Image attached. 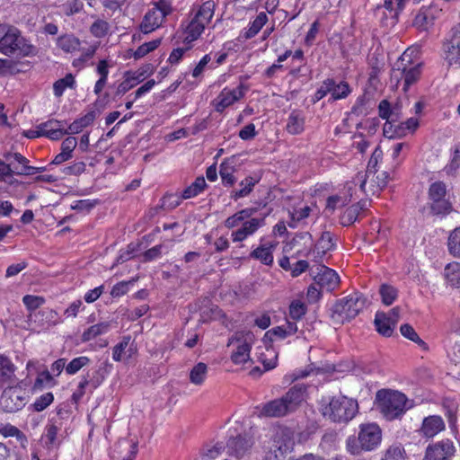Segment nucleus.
Listing matches in <instances>:
<instances>
[{
    "mask_svg": "<svg viewBox=\"0 0 460 460\" xmlns=\"http://www.w3.org/2000/svg\"><path fill=\"white\" fill-rule=\"evenodd\" d=\"M444 275L450 286L460 288V263H448L445 268Z\"/></svg>",
    "mask_w": 460,
    "mask_h": 460,
    "instance_id": "e433bc0d",
    "label": "nucleus"
},
{
    "mask_svg": "<svg viewBox=\"0 0 460 460\" xmlns=\"http://www.w3.org/2000/svg\"><path fill=\"white\" fill-rule=\"evenodd\" d=\"M368 204L369 201L367 199H360L358 203L346 208L341 216V225H352L367 210Z\"/></svg>",
    "mask_w": 460,
    "mask_h": 460,
    "instance_id": "5701e85b",
    "label": "nucleus"
},
{
    "mask_svg": "<svg viewBox=\"0 0 460 460\" xmlns=\"http://www.w3.org/2000/svg\"><path fill=\"white\" fill-rule=\"evenodd\" d=\"M456 447L450 439H442L429 445L425 452L426 460H452Z\"/></svg>",
    "mask_w": 460,
    "mask_h": 460,
    "instance_id": "ddd939ff",
    "label": "nucleus"
},
{
    "mask_svg": "<svg viewBox=\"0 0 460 460\" xmlns=\"http://www.w3.org/2000/svg\"><path fill=\"white\" fill-rule=\"evenodd\" d=\"M58 316V313L54 310H40L35 314H31L30 318L42 328H48L50 325H56L58 321L54 320Z\"/></svg>",
    "mask_w": 460,
    "mask_h": 460,
    "instance_id": "c756f323",
    "label": "nucleus"
},
{
    "mask_svg": "<svg viewBox=\"0 0 460 460\" xmlns=\"http://www.w3.org/2000/svg\"><path fill=\"white\" fill-rule=\"evenodd\" d=\"M252 445L253 439L247 434L231 437L226 443L227 454L235 458H242L251 450Z\"/></svg>",
    "mask_w": 460,
    "mask_h": 460,
    "instance_id": "f3484780",
    "label": "nucleus"
},
{
    "mask_svg": "<svg viewBox=\"0 0 460 460\" xmlns=\"http://www.w3.org/2000/svg\"><path fill=\"white\" fill-rule=\"evenodd\" d=\"M379 293L382 298V302L385 305H392L398 296V290L394 287L388 284L381 285Z\"/></svg>",
    "mask_w": 460,
    "mask_h": 460,
    "instance_id": "09e8293b",
    "label": "nucleus"
},
{
    "mask_svg": "<svg viewBox=\"0 0 460 460\" xmlns=\"http://www.w3.org/2000/svg\"><path fill=\"white\" fill-rule=\"evenodd\" d=\"M405 450L401 445H392L385 452L382 460H405Z\"/></svg>",
    "mask_w": 460,
    "mask_h": 460,
    "instance_id": "5fc2aeb1",
    "label": "nucleus"
},
{
    "mask_svg": "<svg viewBox=\"0 0 460 460\" xmlns=\"http://www.w3.org/2000/svg\"><path fill=\"white\" fill-rule=\"evenodd\" d=\"M388 177L389 174L386 172H381V174H378L376 176V173L371 174L369 178L370 181L368 182V188L367 189V185L365 186V190H361L364 194L368 195H375L376 193L379 192L381 190H383L387 182H388Z\"/></svg>",
    "mask_w": 460,
    "mask_h": 460,
    "instance_id": "cd10ccee",
    "label": "nucleus"
},
{
    "mask_svg": "<svg viewBox=\"0 0 460 460\" xmlns=\"http://www.w3.org/2000/svg\"><path fill=\"white\" fill-rule=\"evenodd\" d=\"M317 270L318 272L314 277L316 284L326 291L334 290L340 283V278L336 271L324 265H319Z\"/></svg>",
    "mask_w": 460,
    "mask_h": 460,
    "instance_id": "6ab92c4d",
    "label": "nucleus"
},
{
    "mask_svg": "<svg viewBox=\"0 0 460 460\" xmlns=\"http://www.w3.org/2000/svg\"><path fill=\"white\" fill-rule=\"evenodd\" d=\"M64 121L58 119H49L38 125V128L42 129L44 137L51 140H58L66 135V129L64 128Z\"/></svg>",
    "mask_w": 460,
    "mask_h": 460,
    "instance_id": "4be33fe9",
    "label": "nucleus"
},
{
    "mask_svg": "<svg viewBox=\"0 0 460 460\" xmlns=\"http://www.w3.org/2000/svg\"><path fill=\"white\" fill-rule=\"evenodd\" d=\"M26 392L21 386L5 388L0 397V406L6 412H15L26 404Z\"/></svg>",
    "mask_w": 460,
    "mask_h": 460,
    "instance_id": "9b49d317",
    "label": "nucleus"
},
{
    "mask_svg": "<svg viewBox=\"0 0 460 460\" xmlns=\"http://www.w3.org/2000/svg\"><path fill=\"white\" fill-rule=\"evenodd\" d=\"M182 199L181 195L166 194L162 199V207L167 209H173L181 204Z\"/></svg>",
    "mask_w": 460,
    "mask_h": 460,
    "instance_id": "774afa93",
    "label": "nucleus"
},
{
    "mask_svg": "<svg viewBox=\"0 0 460 460\" xmlns=\"http://www.w3.org/2000/svg\"><path fill=\"white\" fill-rule=\"evenodd\" d=\"M447 246L451 255L460 258V227L451 232L448 237Z\"/></svg>",
    "mask_w": 460,
    "mask_h": 460,
    "instance_id": "8fccbe9b",
    "label": "nucleus"
},
{
    "mask_svg": "<svg viewBox=\"0 0 460 460\" xmlns=\"http://www.w3.org/2000/svg\"><path fill=\"white\" fill-rule=\"evenodd\" d=\"M246 87L240 84L234 89L224 88L213 101L216 111L222 113L227 107L234 104L244 96Z\"/></svg>",
    "mask_w": 460,
    "mask_h": 460,
    "instance_id": "2eb2a0df",
    "label": "nucleus"
},
{
    "mask_svg": "<svg viewBox=\"0 0 460 460\" xmlns=\"http://www.w3.org/2000/svg\"><path fill=\"white\" fill-rule=\"evenodd\" d=\"M4 158L6 162H16L17 164H13V173L18 175H31L43 171L42 167L28 165L29 160L20 153H4Z\"/></svg>",
    "mask_w": 460,
    "mask_h": 460,
    "instance_id": "a211bd4d",
    "label": "nucleus"
},
{
    "mask_svg": "<svg viewBox=\"0 0 460 460\" xmlns=\"http://www.w3.org/2000/svg\"><path fill=\"white\" fill-rule=\"evenodd\" d=\"M208 366L205 363L199 362L195 365L190 372V381L195 385H201L207 377Z\"/></svg>",
    "mask_w": 460,
    "mask_h": 460,
    "instance_id": "58836bf2",
    "label": "nucleus"
},
{
    "mask_svg": "<svg viewBox=\"0 0 460 460\" xmlns=\"http://www.w3.org/2000/svg\"><path fill=\"white\" fill-rule=\"evenodd\" d=\"M22 303L30 312H32L45 303V298L40 296L25 295L22 297Z\"/></svg>",
    "mask_w": 460,
    "mask_h": 460,
    "instance_id": "680f3d73",
    "label": "nucleus"
},
{
    "mask_svg": "<svg viewBox=\"0 0 460 460\" xmlns=\"http://www.w3.org/2000/svg\"><path fill=\"white\" fill-rule=\"evenodd\" d=\"M253 341V334L250 332H236L230 340L228 345H235V349L231 354L232 361L236 364H244L251 360L250 352Z\"/></svg>",
    "mask_w": 460,
    "mask_h": 460,
    "instance_id": "1a4fd4ad",
    "label": "nucleus"
},
{
    "mask_svg": "<svg viewBox=\"0 0 460 460\" xmlns=\"http://www.w3.org/2000/svg\"><path fill=\"white\" fill-rule=\"evenodd\" d=\"M96 119V111H91L84 116L75 119L72 122L66 129V134H77L81 132L84 128L91 125Z\"/></svg>",
    "mask_w": 460,
    "mask_h": 460,
    "instance_id": "2f4dec72",
    "label": "nucleus"
},
{
    "mask_svg": "<svg viewBox=\"0 0 460 460\" xmlns=\"http://www.w3.org/2000/svg\"><path fill=\"white\" fill-rule=\"evenodd\" d=\"M443 51L449 65H460V23L452 28L450 40L444 43Z\"/></svg>",
    "mask_w": 460,
    "mask_h": 460,
    "instance_id": "dca6fc26",
    "label": "nucleus"
},
{
    "mask_svg": "<svg viewBox=\"0 0 460 460\" xmlns=\"http://www.w3.org/2000/svg\"><path fill=\"white\" fill-rule=\"evenodd\" d=\"M173 11L169 0H158L150 4L139 24V30L145 34L151 33L162 27L165 19Z\"/></svg>",
    "mask_w": 460,
    "mask_h": 460,
    "instance_id": "0eeeda50",
    "label": "nucleus"
},
{
    "mask_svg": "<svg viewBox=\"0 0 460 460\" xmlns=\"http://www.w3.org/2000/svg\"><path fill=\"white\" fill-rule=\"evenodd\" d=\"M261 412L267 417H282L289 413L282 397L272 400L262 407Z\"/></svg>",
    "mask_w": 460,
    "mask_h": 460,
    "instance_id": "a878e982",
    "label": "nucleus"
},
{
    "mask_svg": "<svg viewBox=\"0 0 460 460\" xmlns=\"http://www.w3.org/2000/svg\"><path fill=\"white\" fill-rule=\"evenodd\" d=\"M205 25L193 17L184 27V41L191 42L196 40L203 32Z\"/></svg>",
    "mask_w": 460,
    "mask_h": 460,
    "instance_id": "7c9ffc66",
    "label": "nucleus"
},
{
    "mask_svg": "<svg viewBox=\"0 0 460 460\" xmlns=\"http://www.w3.org/2000/svg\"><path fill=\"white\" fill-rule=\"evenodd\" d=\"M381 156L382 151L379 148H376L369 159L367 171L358 172L351 184L358 185L360 190H365V186L367 184L370 175L376 173V167Z\"/></svg>",
    "mask_w": 460,
    "mask_h": 460,
    "instance_id": "aec40b11",
    "label": "nucleus"
},
{
    "mask_svg": "<svg viewBox=\"0 0 460 460\" xmlns=\"http://www.w3.org/2000/svg\"><path fill=\"white\" fill-rule=\"evenodd\" d=\"M367 299L359 292H353L338 299L331 307L330 318L335 324H344L354 319L365 307Z\"/></svg>",
    "mask_w": 460,
    "mask_h": 460,
    "instance_id": "f03ea898",
    "label": "nucleus"
},
{
    "mask_svg": "<svg viewBox=\"0 0 460 460\" xmlns=\"http://www.w3.org/2000/svg\"><path fill=\"white\" fill-rule=\"evenodd\" d=\"M275 245L265 243L261 244L256 249H254L251 253L250 257L260 261L261 263L270 266L273 263V249Z\"/></svg>",
    "mask_w": 460,
    "mask_h": 460,
    "instance_id": "bb28decb",
    "label": "nucleus"
},
{
    "mask_svg": "<svg viewBox=\"0 0 460 460\" xmlns=\"http://www.w3.org/2000/svg\"><path fill=\"white\" fill-rule=\"evenodd\" d=\"M305 116L302 111L294 110L290 112L286 125L287 131L291 135L301 134L305 129Z\"/></svg>",
    "mask_w": 460,
    "mask_h": 460,
    "instance_id": "393cba45",
    "label": "nucleus"
},
{
    "mask_svg": "<svg viewBox=\"0 0 460 460\" xmlns=\"http://www.w3.org/2000/svg\"><path fill=\"white\" fill-rule=\"evenodd\" d=\"M161 44V39H156L148 42H146L139 46L134 53L136 59L141 58L155 50Z\"/></svg>",
    "mask_w": 460,
    "mask_h": 460,
    "instance_id": "4d7b16f0",
    "label": "nucleus"
},
{
    "mask_svg": "<svg viewBox=\"0 0 460 460\" xmlns=\"http://www.w3.org/2000/svg\"><path fill=\"white\" fill-rule=\"evenodd\" d=\"M111 329V324L108 322L99 323L97 324L90 326L82 334L83 341H89L97 336L104 334Z\"/></svg>",
    "mask_w": 460,
    "mask_h": 460,
    "instance_id": "c9c22d12",
    "label": "nucleus"
},
{
    "mask_svg": "<svg viewBox=\"0 0 460 460\" xmlns=\"http://www.w3.org/2000/svg\"><path fill=\"white\" fill-rule=\"evenodd\" d=\"M346 188H347L348 195H345V196L335 195V196H331L327 199V203H326L327 209L333 211L338 207L345 206L352 199L353 195H352V193H350L352 187L350 186V184H348V186Z\"/></svg>",
    "mask_w": 460,
    "mask_h": 460,
    "instance_id": "37998d69",
    "label": "nucleus"
},
{
    "mask_svg": "<svg viewBox=\"0 0 460 460\" xmlns=\"http://www.w3.org/2000/svg\"><path fill=\"white\" fill-rule=\"evenodd\" d=\"M306 313L305 305L300 301H293L289 306V316L294 321L300 320Z\"/></svg>",
    "mask_w": 460,
    "mask_h": 460,
    "instance_id": "0e129e2a",
    "label": "nucleus"
},
{
    "mask_svg": "<svg viewBox=\"0 0 460 460\" xmlns=\"http://www.w3.org/2000/svg\"><path fill=\"white\" fill-rule=\"evenodd\" d=\"M401 333L405 338L412 341L413 342L417 343L419 346L423 348V349H428V346L426 342H424L417 334L415 330L410 325V324H402L400 328Z\"/></svg>",
    "mask_w": 460,
    "mask_h": 460,
    "instance_id": "864d4df0",
    "label": "nucleus"
},
{
    "mask_svg": "<svg viewBox=\"0 0 460 460\" xmlns=\"http://www.w3.org/2000/svg\"><path fill=\"white\" fill-rule=\"evenodd\" d=\"M207 183L203 176L196 178L189 187H187L181 193V199H188L198 196L204 190Z\"/></svg>",
    "mask_w": 460,
    "mask_h": 460,
    "instance_id": "79ce46f5",
    "label": "nucleus"
},
{
    "mask_svg": "<svg viewBox=\"0 0 460 460\" xmlns=\"http://www.w3.org/2000/svg\"><path fill=\"white\" fill-rule=\"evenodd\" d=\"M129 341L130 337L125 336L123 337L122 341L113 348L112 358L115 361L119 362L122 360H126L132 356L133 349L131 347L128 348V350H126V349L129 345Z\"/></svg>",
    "mask_w": 460,
    "mask_h": 460,
    "instance_id": "72a5a7b5",
    "label": "nucleus"
},
{
    "mask_svg": "<svg viewBox=\"0 0 460 460\" xmlns=\"http://www.w3.org/2000/svg\"><path fill=\"white\" fill-rule=\"evenodd\" d=\"M258 182L259 179L257 178L252 176L245 177L239 184L241 189L232 191L231 198L234 200H237L241 198L248 196Z\"/></svg>",
    "mask_w": 460,
    "mask_h": 460,
    "instance_id": "473e14b6",
    "label": "nucleus"
},
{
    "mask_svg": "<svg viewBox=\"0 0 460 460\" xmlns=\"http://www.w3.org/2000/svg\"><path fill=\"white\" fill-rule=\"evenodd\" d=\"M412 51L408 49L394 63L391 70V83L399 87L402 85V91L406 93L409 87L417 82L420 75V64L411 62Z\"/></svg>",
    "mask_w": 460,
    "mask_h": 460,
    "instance_id": "7ed1b4c3",
    "label": "nucleus"
},
{
    "mask_svg": "<svg viewBox=\"0 0 460 460\" xmlns=\"http://www.w3.org/2000/svg\"><path fill=\"white\" fill-rule=\"evenodd\" d=\"M75 84V81L74 75L72 74H67L64 78H61L54 83V94L57 97H60L66 88H74Z\"/></svg>",
    "mask_w": 460,
    "mask_h": 460,
    "instance_id": "de8ad7c7",
    "label": "nucleus"
},
{
    "mask_svg": "<svg viewBox=\"0 0 460 460\" xmlns=\"http://www.w3.org/2000/svg\"><path fill=\"white\" fill-rule=\"evenodd\" d=\"M294 447V439L292 431L286 427H278L274 429L272 435L271 450L275 456H284L290 452Z\"/></svg>",
    "mask_w": 460,
    "mask_h": 460,
    "instance_id": "f8f14e48",
    "label": "nucleus"
},
{
    "mask_svg": "<svg viewBox=\"0 0 460 460\" xmlns=\"http://www.w3.org/2000/svg\"><path fill=\"white\" fill-rule=\"evenodd\" d=\"M376 331L383 336L390 337L394 332L395 323L384 313H377L375 317Z\"/></svg>",
    "mask_w": 460,
    "mask_h": 460,
    "instance_id": "c85d7f7f",
    "label": "nucleus"
},
{
    "mask_svg": "<svg viewBox=\"0 0 460 460\" xmlns=\"http://www.w3.org/2000/svg\"><path fill=\"white\" fill-rule=\"evenodd\" d=\"M441 9L436 4H429V6H423L420 9L416 14L412 25L419 31H429L434 25V22L440 15Z\"/></svg>",
    "mask_w": 460,
    "mask_h": 460,
    "instance_id": "4468645a",
    "label": "nucleus"
},
{
    "mask_svg": "<svg viewBox=\"0 0 460 460\" xmlns=\"http://www.w3.org/2000/svg\"><path fill=\"white\" fill-rule=\"evenodd\" d=\"M256 212L255 208H243L225 220L224 225L226 228L234 229L231 233L234 243L244 241L265 225V217H252Z\"/></svg>",
    "mask_w": 460,
    "mask_h": 460,
    "instance_id": "f257e3e1",
    "label": "nucleus"
},
{
    "mask_svg": "<svg viewBox=\"0 0 460 460\" xmlns=\"http://www.w3.org/2000/svg\"><path fill=\"white\" fill-rule=\"evenodd\" d=\"M91 359L86 356H80L73 358L66 367L67 375H75L80 371L84 367L89 365Z\"/></svg>",
    "mask_w": 460,
    "mask_h": 460,
    "instance_id": "3c124183",
    "label": "nucleus"
},
{
    "mask_svg": "<svg viewBox=\"0 0 460 460\" xmlns=\"http://www.w3.org/2000/svg\"><path fill=\"white\" fill-rule=\"evenodd\" d=\"M445 429V422L440 416L426 417L422 421L420 432L423 437L430 438Z\"/></svg>",
    "mask_w": 460,
    "mask_h": 460,
    "instance_id": "b1692460",
    "label": "nucleus"
},
{
    "mask_svg": "<svg viewBox=\"0 0 460 460\" xmlns=\"http://www.w3.org/2000/svg\"><path fill=\"white\" fill-rule=\"evenodd\" d=\"M234 172V166L230 164L229 159H226L221 163L219 175L225 186H232L234 184L235 178L233 174Z\"/></svg>",
    "mask_w": 460,
    "mask_h": 460,
    "instance_id": "a19ab883",
    "label": "nucleus"
},
{
    "mask_svg": "<svg viewBox=\"0 0 460 460\" xmlns=\"http://www.w3.org/2000/svg\"><path fill=\"white\" fill-rule=\"evenodd\" d=\"M225 447L221 443H217L211 447H204L201 449L200 455L203 457H207L208 460H214L217 458L223 452Z\"/></svg>",
    "mask_w": 460,
    "mask_h": 460,
    "instance_id": "e2e57ef3",
    "label": "nucleus"
},
{
    "mask_svg": "<svg viewBox=\"0 0 460 460\" xmlns=\"http://www.w3.org/2000/svg\"><path fill=\"white\" fill-rule=\"evenodd\" d=\"M109 30V23L101 19L96 20L90 27L91 33L96 38H102L106 36Z\"/></svg>",
    "mask_w": 460,
    "mask_h": 460,
    "instance_id": "bf43d9fd",
    "label": "nucleus"
},
{
    "mask_svg": "<svg viewBox=\"0 0 460 460\" xmlns=\"http://www.w3.org/2000/svg\"><path fill=\"white\" fill-rule=\"evenodd\" d=\"M376 400L378 409L387 420L401 416L407 409L406 396L397 391H378Z\"/></svg>",
    "mask_w": 460,
    "mask_h": 460,
    "instance_id": "6e6552de",
    "label": "nucleus"
},
{
    "mask_svg": "<svg viewBox=\"0 0 460 460\" xmlns=\"http://www.w3.org/2000/svg\"><path fill=\"white\" fill-rule=\"evenodd\" d=\"M350 93V87L347 82H341L336 84L333 80V85L332 87V95L334 100L346 98Z\"/></svg>",
    "mask_w": 460,
    "mask_h": 460,
    "instance_id": "052dcab7",
    "label": "nucleus"
},
{
    "mask_svg": "<svg viewBox=\"0 0 460 460\" xmlns=\"http://www.w3.org/2000/svg\"><path fill=\"white\" fill-rule=\"evenodd\" d=\"M59 431V428L55 424H49L46 428V438H47V447L49 448L51 447H59L60 443L57 441L58 433Z\"/></svg>",
    "mask_w": 460,
    "mask_h": 460,
    "instance_id": "338daca9",
    "label": "nucleus"
},
{
    "mask_svg": "<svg viewBox=\"0 0 460 460\" xmlns=\"http://www.w3.org/2000/svg\"><path fill=\"white\" fill-rule=\"evenodd\" d=\"M214 2L207 1L199 7L194 17L206 26L210 22L214 15Z\"/></svg>",
    "mask_w": 460,
    "mask_h": 460,
    "instance_id": "ea45409f",
    "label": "nucleus"
},
{
    "mask_svg": "<svg viewBox=\"0 0 460 460\" xmlns=\"http://www.w3.org/2000/svg\"><path fill=\"white\" fill-rule=\"evenodd\" d=\"M15 370L16 367L14 366V364L11 361V359L8 357L4 356L3 364L1 365L0 368L2 379L4 381H11L14 376Z\"/></svg>",
    "mask_w": 460,
    "mask_h": 460,
    "instance_id": "6e6d98bb",
    "label": "nucleus"
},
{
    "mask_svg": "<svg viewBox=\"0 0 460 460\" xmlns=\"http://www.w3.org/2000/svg\"><path fill=\"white\" fill-rule=\"evenodd\" d=\"M358 409L357 401L340 395L323 403L321 411L325 419L332 422L347 423L356 416Z\"/></svg>",
    "mask_w": 460,
    "mask_h": 460,
    "instance_id": "39448f33",
    "label": "nucleus"
},
{
    "mask_svg": "<svg viewBox=\"0 0 460 460\" xmlns=\"http://www.w3.org/2000/svg\"><path fill=\"white\" fill-rule=\"evenodd\" d=\"M315 247L317 249V252L322 253L323 255L327 252L333 250L335 248L333 234L328 231L323 232Z\"/></svg>",
    "mask_w": 460,
    "mask_h": 460,
    "instance_id": "a18cd8bd",
    "label": "nucleus"
},
{
    "mask_svg": "<svg viewBox=\"0 0 460 460\" xmlns=\"http://www.w3.org/2000/svg\"><path fill=\"white\" fill-rule=\"evenodd\" d=\"M4 40L0 44V53L8 57L15 54L23 57L36 56L38 49L35 46L27 42V40L21 35L20 31L14 26L6 24V29L4 31Z\"/></svg>",
    "mask_w": 460,
    "mask_h": 460,
    "instance_id": "423d86ee",
    "label": "nucleus"
},
{
    "mask_svg": "<svg viewBox=\"0 0 460 460\" xmlns=\"http://www.w3.org/2000/svg\"><path fill=\"white\" fill-rule=\"evenodd\" d=\"M305 393L306 386L305 385H296L282 396L289 412H292L298 408L305 398Z\"/></svg>",
    "mask_w": 460,
    "mask_h": 460,
    "instance_id": "412c9836",
    "label": "nucleus"
},
{
    "mask_svg": "<svg viewBox=\"0 0 460 460\" xmlns=\"http://www.w3.org/2000/svg\"><path fill=\"white\" fill-rule=\"evenodd\" d=\"M79 45V40L72 34H65L58 39V46L66 53L75 51Z\"/></svg>",
    "mask_w": 460,
    "mask_h": 460,
    "instance_id": "c03bdc74",
    "label": "nucleus"
},
{
    "mask_svg": "<svg viewBox=\"0 0 460 460\" xmlns=\"http://www.w3.org/2000/svg\"><path fill=\"white\" fill-rule=\"evenodd\" d=\"M109 64L106 59L100 60L96 71L100 75V78L97 80L94 85L93 92L95 94L99 95L106 85L108 75H109Z\"/></svg>",
    "mask_w": 460,
    "mask_h": 460,
    "instance_id": "f704fd0d",
    "label": "nucleus"
},
{
    "mask_svg": "<svg viewBox=\"0 0 460 460\" xmlns=\"http://www.w3.org/2000/svg\"><path fill=\"white\" fill-rule=\"evenodd\" d=\"M446 195L447 188L444 182L436 181L429 186L430 209L434 215H447L452 210V205Z\"/></svg>",
    "mask_w": 460,
    "mask_h": 460,
    "instance_id": "9d476101",
    "label": "nucleus"
},
{
    "mask_svg": "<svg viewBox=\"0 0 460 460\" xmlns=\"http://www.w3.org/2000/svg\"><path fill=\"white\" fill-rule=\"evenodd\" d=\"M100 385L101 379L94 380V378L83 377L76 390L72 394V400L74 402L77 403L84 395L87 385H91L93 389H96Z\"/></svg>",
    "mask_w": 460,
    "mask_h": 460,
    "instance_id": "4c0bfd02",
    "label": "nucleus"
},
{
    "mask_svg": "<svg viewBox=\"0 0 460 460\" xmlns=\"http://www.w3.org/2000/svg\"><path fill=\"white\" fill-rule=\"evenodd\" d=\"M311 212V208L309 206H305L304 208L294 209L292 212H289L290 222H288V226L291 228H296L297 226V223L309 217Z\"/></svg>",
    "mask_w": 460,
    "mask_h": 460,
    "instance_id": "603ef678",
    "label": "nucleus"
},
{
    "mask_svg": "<svg viewBox=\"0 0 460 460\" xmlns=\"http://www.w3.org/2000/svg\"><path fill=\"white\" fill-rule=\"evenodd\" d=\"M268 22V16L265 13H260L257 17L251 22V25L245 32V38L251 39L259 33L261 28Z\"/></svg>",
    "mask_w": 460,
    "mask_h": 460,
    "instance_id": "49530a36",
    "label": "nucleus"
},
{
    "mask_svg": "<svg viewBox=\"0 0 460 460\" xmlns=\"http://www.w3.org/2000/svg\"><path fill=\"white\" fill-rule=\"evenodd\" d=\"M382 440V430L376 423L361 424L358 437L350 436L346 441L347 450L355 456L362 451L376 449Z\"/></svg>",
    "mask_w": 460,
    "mask_h": 460,
    "instance_id": "20e7f679",
    "label": "nucleus"
},
{
    "mask_svg": "<svg viewBox=\"0 0 460 460\" xmlns=\"http://www.w3.org/2000/svg\"><path fill=\"white\" fill-rule=\"evenodd\" d=\"M61 7L66 15L71 16L81 12L84 4L81 0H70L63 4Z\"/></svg>",
    "mask_w": 460,
    "mask_h": 460,
    "instance_id": "69168bd1",
    "label": "nucleus"
},
{
    "mask_svg": "<svg viewBox=\"0 0 460 460\" xmlns=\"http://www.w3.org/2000/svg\"><path fill=\"white\" fill-rule=\"evenodd\" d=\"M53 394L49 392L38 397L35 400L34 403L31 404V407L33 411L40 412L44 411L48 406H49L53 402Z\"/></svg>",
    "mask_w": 460,
    "mask_h": 460,
    "instance_id": "13d9d810",
    "label": "nucleus"
}]
</instances>
